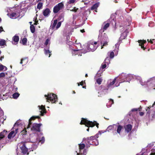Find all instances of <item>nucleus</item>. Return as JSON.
<instances>
[{"label":"nucleus","mask_w":155,"mask_h":155,"mask_svg":"<svg viewBox=\"0 0 155 155\" xmlns=\"http://www.w3.org/2000/svg\"><path fill=\"white\" fill-rule=\"evenodd\" d=\"M113 100H112L111 99H110L109 101V103L107 104V107H110L112 104H113Z\"/></svg>","instance_id":"473e14b6"},{"label":"nucleus","mask_w":155,"mask_h":155,"mask_svg":"<svg viewBox=\"0 0 155 155\" xmlns=\"http://www.w3.org/2000/svg\"><path fill=\"white\" fill-rule=\"evenodd\" d=\"M115 127H116V130L117 133L118 135H121L124 130V127L120 125L119 123L116 124Z\"/></svg>","instance_id":"f8f14e48"},{"label":"nucleus","mask_w":155,"mask_h":155,"mask_svg":"<svg viewBox=\"0 0 155 155\" xmlns=\"http://www.w3.org/2000/svg\"><path fill=\"white\" fill-rule=\"evenodd\" d=\"M30 30L31 32L33 33L35 31V28L34 26L33 25H31L30 27Z\"/></svg>","instance_id":"79ce46f5"},{"label":"nucleus","mask_w":155,"mask_h":155,"mask_svg":"<svg viewBox=\"0 0 155 155\" xmlns=\"http://www.w3.org/2000/svg\"><path fill=\"white\" fill-rule=\"evenodd\" d=\"M102 79L101 78H99L97 79L96 82L99 85L101 84Z\"/></svg>","instance_id":"a19ab883"},{"label":"nucleus","mask_w":155,"mask_h":155,"mask_svg":"<svg viewBox=\"0 0 155 155\" xmlns=\"http://www.w3.org/2000/svg\"><path fill=\"white\" fill-rule=\"evenodd\" d=\"M7 131L4 130L2 132L0 133V136H5L7 135Z\"/></svg>","instance_id":"f704fd0d"},{"label":"nucleus","mask_w":155,"mask_h":155,"mask_svg":"<svg viewBox=\"0 0 155 155\" xmlns=\"http://www.w3.org/2000/svg\"><path fill=\"white\" fill-rule=\"evenodd\" d=\"M7 68L6 67L0 64V71H5Z\"/></svg>","instance_id":"c756f323"},{"label":"nucleus","mask_w":155,"mask_h":155,"mask_svg":"<svg viewBox=\"0 0 155 155\" xmlns=\"http://www.w3.org/2000/svg\"><path fill=\"white\" fill-rule=\"evenodd\" d=\"M144 114V113L143 112H140V115L141 116H142Z\"/></svg>","instance_id":"603ef678"},{"label":"nucleus","mask_w":155,"mask_h":155,"mask_svg":"<svg viewBox=\"0 0 155 155\" xmlns=\"http://www.w3.org/2000/svg\"><path fill=\"white\" fill-rule=\"evenodd\" d=\"M104 25V26H103V29H101L100 30L99 32H100L102 31H104L105 30H106L108 27H109V24L108 23H107L105 24V23L104 22L103 24Z\"/></svg>","instance_id":"bb28decb"},{"label":"nucleus","mask_w":155,"mask_h":155,"mask_svg":"<svg viewBox=\"0 0 155 155\" xmlns=\"http://www.w3.org/2000/svg\"><path fill=\"white\" fill-rule=\"evenodd\" d=\"M6 44V41L4 39H1L0 40V46H4Z\"/></svg>","instance_id":"c9c22d12"},{"label":"nucleus","mask_w":155,"mask_h":155,"mask_svg":"<svg viewBox=\"0 0 155 155\" xmlns=\"http://www.w3.org/2000/svg\"><path fill=\"white\" fill-rule=\"evenodd\" d=\"M50 12V10L49 8H46L43 12V14L45 16H48Z\"/></svg>","instance_id":"a878e982"},{"label":"nucleus","mask_w":155,"mask_h":155,"mask_svg":"<svg viewBox=\"0 0 155 155\" xmlns=\"http://www.w3.org/2000/svg\"><path fill=\"white\" fill-rule=\"evenodd\" d=\"M138 110V109L137 108H134L132 109L131 111H137Z\"/></svg>","instance_id":"3c124183"},{"label":"nucleus","mask_w":155,"mask_h":155,"mask_svg":"<svg viewBox=\"0 0 155 155\" xmlns=\"http://www.w3.org/2000/svg\"><path fill=\"white\" fill-rule=\"evenodd\" d=\"M50 44V40L49 39H46L45 43V45L46 46H47L48 45V46H47V47H49V45Z\"/></svg>","instance_id":"e433bc0d"},{"label":"nucleus","mask_w":155,"mask_h":155,"mask_svg":"<svg viewBox=\"0 0 155 155\" xmlns=\"http://www.w3.org/2000/svg\"><path fill=\"white\" fill-rule=\"evenodd\" d=\"M39 137L37 136V137L36 138V140L35 142H38V143L41 142V144H42L45 141V138L43 136L41 139L40 137Z\"/></svg>","instance_id":"aec40b11"},{"label":"nucleus","mask_w":155,"mask_h":155,"mask_svg":"<svg viewBox=\"0 0 155 155\" xmlns=\"http://www.w3.org/2000/svg\"><path fill=\"white\" fill-rule=\"evenodd\" d=\"M7 15L10 17V18L12 19H15L18 17L19 15L18 13L15 12H13L12 13H8Z\"/></svg>","instance_id":"dca6fc26"},{"label":"nucleus","mask_w":155,"mask_h":155,"mask_svg":"<svg viewBox=\"0 0 155 155\" xmlns=\"http://www.w3.org/2000/svg\"><path fill=\"white\" fill-rule=\"evenodd\" d=\"M13 42H12V43L14 45H16L18 42L19 40V38L18 36L17 35H15L12 38Z\"/></svg>","instance_id":"b1692460"},{"label":"nucleus","mask_w":155,"mask_h":155,"mask_svg":"<svg viewBox=\"0 0 155 155\" xmlns=\"http://www.w3.org/2000/svg\"><path fill=\"white\" fill-rule=\"evenodd\" d=\"M38 107L39 108V109L40 111L41 115V116H43L44 113H46V109L45 107L43 105L38 106Z\"/></svg>","instance_id":"a211bd4d"},{"label":"nucleus","mask_w":155,"mask_h":155,"mask_svg":"<svg viewBox=\"0 0 155 155\" xmlns=\"http://www.w3.org/2000/svg\"><path fill=\"white\" fill-rule=\"evenodd\" d=\"M42 3L39 2L38 4L37 7L38 8L40 9L42 8Z\"/></svg>","instance_id":"c03bdc74"},{"label":"nucleus","mask_w":155,"mask_h":155,"mask_svg":"<svg viewBox=\"0 0 155 155\" xmlns=\"http://www.w3.org/2000/svg\"><path fill=\"white\" fill-rule=\"evenodd\" d=\"M38 21L35 20V23H34V24L37 25V24H38Z\"/></svg>","instance_id":"13d9d810"},{"label":"nucleus","mask_w":155,"mask_h":155,"mask_svg":"<svg viewBox=\"0 0 155 155\" xmlns=\"http://www.w3.org/2000/svg\"><path fill=\"white\" fill-rule=\"evenodd\" d=\"M146 40H139L138 41V42L139 43V45L141 46V48H143V50H144L145 49V48H144V46L143 45L144 43H145L146 42Z\"/></svg>","instance_id":"393cba45"},{"label":"nucleus","mask_w":155,"mask_h":155,"mask_svg":"<svg viewBox=\"0 0 155 155\" xmlns=\"http://www.w3.org/2000/svg\"><path fill=\"white\" fill-rule=\"evenodd\" d=\"M116 48L115 49V51H114L115 52V55H117V54L118 50V44H116L115 45Z\"/></svg>","instance_id":"37998d69"},{"label":"nucleus","mask_w":155,"mask_h":155,"mask_svg":"<svg viewBox=\"0 0 155 155\" xmlns=\"http://www.w3.org/2000/svg\"><path fill=\"white\" fill-rule=\"evenodd\" d=\"M71 52L72 55H73L78 54L79 56H81V53L82 52H83V51L78 49H72Z\"/></svg>","instance_id":"2eb2a0df"},{"label":"nucleus","mask_w":155,"mask_h":155,"mask_svg":"<svg viewBox=\"0 0 155 155\" xmlns=\"http://www.w3.org/2000/svg\"><path fill=\"white\" fill-rule=\"evenodd\" d=\"M27 39L26 38H24L22 40V43L24 45H25L27 43Z\"/></svg>","instance_id":"4c0bfd02"},{"label":"nucleus","mask_w":155,"mask_h":155,"mask_svg":"<svg viewBox=\"0 0 155 155\" xmlns=\"http://www.w3.org/2000/svg\"><path fill=\"white\" fill-rule=\"evenodd\" d=\"M5 76V73L4 72H2L0 73V78H3Z\"/></svg>","instance_id":"49530a36"},{"label":"nucleus","mask_w":155,"mask_h":155,"mask_svg":"<svg viewBox=\"0 0 155 155\" xmlns=\"http://www.w3.org/2000/svg\"><path fill=\"white\" fill-rule=\"evenodd\" d=\"M0 115L1 116L3 115V112L2 110L0 111Z\"/></svg>","instance_id":"6e6d98bb"},{"label":"nucleus","mask_w":155,"mask_h":155,"mask_svg":"<svg viewBox=\"0 0 155 155\" xmlns=\"http://www.w3.org/2000/svg\"><path fill=\"white\" fill-rule=\"evenodd\" d=\"M85 147V145L84 143L80 144H79V149L80 152H81V150L84 149Z\"/></svg>","instance_id":"2f4dec72"},{"label":"nucleus","mask_w":155,"mask_h":155,"mask_svg":"<svg viewBox=\"0 0 155 155\" xmlns=\"http://www.w3.org/2000/svg\"><path fill=\"white\" fill-rule=\"evenodd\" d=\"M104 63L105 64H102L101 65V66L100 68V70L98 72L97 74L96 75V77H97V76L98 75L99 76L101 75V74L102 73V72L104 71V70H103V69H104L106 67V64H108L110 63L109 58L108 57L106 58L104 60Z\"/></svg>","instance_id":"423d86ee"},{"label":"nucleus","mask_w":155,"mask_h":155,"mask_svg":"<svg viewBox=\"0 0 155 155\" xmlns=\"http://www.w3.org/2000/svg\"><path fill=\"white\" fill-rule=\"evenodd\" d=\"M155 153H151L150 155H155Z\"/></svg>","instance_id":"e2e57ef3"},{"label":"nucleus","mask_w":155,"mask_h":155,"mask_svg":"<svg viewBox=\"0 0 155 155\" xmlns=\"http://www.w3.org/2000/svg\"><path fill=\"white\" fill-rule=\"evenodd\" d=\"M117 78V77H116L113 80H110L108 81V85L107 86V87L110 88V90H111L112 88L115 87H117L119 85V84L117 85L116 84H115V81Z\"/></svg>","instance_id":"1a4fd4ad"},{"label":"nucleus","mask_w":155,"mask_h":155,"mask_svg":"<svg viewBox=\"0 0 155 155\" xmlns=\"http://www.w3.org/2000/svg\"><path fill=\"white\" fill-rule=\"evenodd\" d=\"M58 22L57 20H55L54 21L53 23L51 25V28L54 30H57L61 25V22L59 21Z\"/></svg>","instance_id":"9d476101"},{"label":"nucleus","mask_w":155,"mask_h":155,"mask_svg":"<svg viewBox=\"0 0 155 155\" xmlns=\"http://www.w3.org/2000/svg\"><path fill=\"white\" fill-rule=\"evenodd\" d=\"M155 106V102H154V103L153 104V105L151 106V107H147V109H146V110L147 111V109H150V108H151V107H154V106Z\"/></svg>","instance_id":"8fccbe9b"},{"label":"nucleus","mask_w":155,"mask_h":155,"mask_svg":"<svg viewBox=\"0 0 155 155\" xmlns=\"http://www.w3.org/2000/svg\"><path fill=\"white\" fill-rule=\"evenodd\" d=\"M101 49L103 48V47L106 46L108 45L109 40L107 35L104 34L103 36L102 37L101 40Z\"/></svg>","instance_id":"6e6552de"},{"label":"nucleus","mask_w":155,"mask_h":155,"mask_svg":"<svg viewBox=\"0 0 155 155\" xmlns=\"http://www.w3.org/2000/svg\"><path fill=\"white\" fill-rule=\"evenodd\" d=\"M64 7L63 3L62 2L60 3L54 7L53 8V12L54 13H57L62 10Z\"/></svg>","instance_id":"9b49d317"},{"label":"nucleus","mask_w":155,"mask_h":155,"mask_svg":"<svg viewBox=\"0 0 155 155\" xmlns=\"http://www.w3.org/2000/svg\"><path fill=\"white\" fill-rule=\"evenodd\" d=\"M28 62V60L27 58H24L22 59L21 60V61L20 63L21 64H23L24 65H25Z\"/></svg>","instance_id":"cd10ccee"},{"label":"nucleus","mask_w":155,"mask_h":155,"mask_svg":"<svg viewBox=\"0 0 155 155\" xmlns=\"http://www.w3.org/2000/svg\"><path fill=\"white\" fill-rule=\"evenodd\" d=\"M16 124H14L8 136H15L16 135H25L26 134L27 130L26 128L23 130L20 129V127H17Z\"/></svg>","instance_id":"f03ea898"},{"label":"nucleus","mask_w":155,"mask_h":155,"mask_svg":"<svg viewBox=\"0 0 155 155\" xmlns=\"http://www.w3.org/2000/svg\"><path fill=\"white\" fill-rule=\"evenodd\" d=\"M45 96L46 97L47 100L50 101L52 103H56V102L57 101V96L54 94L49 93L47 95H45Z\"/></svg>","instance_id":"39448f33"},{"label":"nucleus","mask_w":155,"mask_h":155,"mask_svg":"<svg viewBox=\"0 0 155 155\" xmlns=\"http://www.w3.org/2000/svg\"><path fill=\"white\" fill-rule=\"evenodd\" d=\"M40 117L39 116H33L29 120V124L28 127H27V129L29 128L30 127V125L31 124V120H34L36 118H39Z\"/></svg>","instance_id":"412c9836"},{"label":"nucleus","mask_w":155,"mask_h":155,"mask_svg":"<svg viewBox=\"0 0 155 155\" xmlns=\"http://www.w3.org/2000/svg\"><path fill=\"white\" fill-rule=\"evenodd\" d=\"M124 77H127L126 80V82H129L131 79L134 78L138 81H139L140 84L143 86L147 85L150 87H155V79L154 78H151L147 80V82H143L141 78L139 76H134L131 74H126Z\"/></svg>","instance_id":"f257e3e1"},{"label":"nucleus","mask_w":155,"mask_h":155,"mask_svg":"<svg viewBox=\"0 0 155 155\" xmlns=\"http://www.w3.org/2000/svg\"><path fill=\"white\" fill-rule=\"evenodd\" d=\"M80 31L82 33L84 32L85 31L84 29L81 30Z\"/></svg>","instance_id":"052dcab7"},{"label":"nucleus","mask_w":155,"mask_h":155,"mask_svg":"<svg viewBox=\"0 0 155 155\" xmlns=\"http://www.w3.org/2000/svg\"><path fill=\"white\" fill-rule=\"evenodd\" d=\"M30 138H27L25 140H24L23 141L21 142V143L23 144V145L22 147H21V149L22 151V153L23 154H25L27 153V154L28 155L29 153H27L28 152V149L26 147L25 143L30 142Z\"/></svg>","instance_id":"0eeeda50"},{"label":"nucleus","mask_w":155,"mask_h":155,"mask_svg":"<svg viewBox=\"0 0 155 155\" xmlns=\"http://www.w3.org/2000/svg\"><path fill=\"white\" fill-rule=\"evenodd\" d=\"M19 95V94L18 93H15L13 94V97L15 99H16Z\"/></svg>","instance_id":"58836bf2"},{"label":"nucleus","mask_w":155,"mask_h":155,"mask_svg":"<svg viewBox=\"0 0 155 155\" xmlns=\"http://www.w3.org/2000/svg\"><path fill=\"white\" fill-rule=\"evenodd\" d=\"M125 131L128 133L130 132L132 129V126L130 124H127L124 127Z\"/></svg>","instance_id":"5701e85b"},{"label":"nucleus","mask_w":155,"mask_h":155,"mask_svg":"<svg viewBox=\"0 0 155 155\" xmlns=\"http://www.w3.org/2000/svg\"><path fill=\"white\" fill-rule=\"evenodd\" d=\"M108 54L110 56V58H112L114 57V52L113 51L109 52Z\"/></svg>","instance_id":"72a5a7b5"},{"label":"nucleus","mask_w":155,"mask_h":155,"mask_svg":"<svg viewBox=\"0 0 155 155\" xmlns=\"http://www.w3.org/2000/svg\"><path fill=\"white\" fill-rule=\"evenodd\" d=\"M93 137V136H91L90 137V138L91 139V138L92 137Z\"/></svg>","instance_id":"774afa93"},{"label":"nucleus","mask_w":155,"mask_h":155,"mask_svg":"<svg viewBox=\"0 0 155 155\" xmlns=\"http://www.w3.org/2000/svg\"><path fill=\"white\" fill-rule=\"evenodd\" d=\"M42 125L41 124L34 123L33 124L31 129V130H35L38 132L40 131V127Z\"/></svg>","instance_id":"ddd939ff"},{"label":"nucleus","mask_w":155,"mask_h":155,"mask_svg":"<svg viewBox=\"0 0 155 155\" xmlns=\"http://www.w3.org/2000/svg\"><path fill=\"white\" fill-rule=\"evenodd\" d=\"M109 89L110 90V88L107 87V86H104V87L102 91L100 92V93L101 94H100V96H101V95H103L107 94L108 92V90Z\"/></svg>","instance_id":"f3484780"},{"label":"nucleus","mask_w":155,"mask_h":155,"mask_svg":"<svg viewBox=\"0 0 155 155\" xmlns=\"http://www.w3.org/2000/svg\"><path fill=\"white\" fill-rule=\"evenodd\" d=\"M78 45L79 46H81V44L80 43H79L78 44Z\"/></svg>","instance_id":"0e129e2a"},{"label":"nucleus","mask_w":155,"mask_h":155,"mask_svg":"<svg viewBox=\"0 0 155 155\" xmlns=\"http://www.w3.org/2000/svg\"><path fill=\"white\" fill-rule=\"evenodd\" d=\"M87 131H89V128H88V129H87Z\"/></svg>","instance_id":"69168bd1"},{"label":"nucleus","mask_w":155,"mask_h":155,"mask_svg":"<svg viewBox=\"0 0 155 155\" xmlns=\"http://www.w3.org/2000/svg\"><path fill=\"white\" fill-rule=\"evenodd\" d=\"M14 136H8V138L9 139H10L12 138H13Z\"/></svg>","instance_id":"4d7b16f0"},{"label":"nucleus","mask_w":155,"mask_h":155,"mask_svg":"<svg viewBox=\"0 0 155 155\" xmlns=\"http://www.w3.org/2000/svg\"><path fill=\"white\" fill-rule=\"evenodd\" d=\"M127 30H125V31L121 34L120 38L121 39H124L125 37H126L127 35Z\"/></svg>","instance_id":"c85d7f7f"},{"label":"nucleus","mask_w":155,"mask_h":155,"mask_svg":"<svg viewBox=\"0 0 155 155\" xmlns=\"http://www.w3.org/2000/svg\"><path fill=\"white\" fill-rule=\"evenodd\" d=\"M86 151H84L82 153L81 152H79V153H77L78 155H85V153Z\"/></svg>","instance_id":"de8ad7c7"},{"label":"nucleus","mask_w":155,"mask_h":155,"mask_svg":"<svg viewBox=\"0 0 155 155\" xmlns=\"http://www.w3.org/2000/svg\"><path fill=\"white\" fill-rule=\"evenodd\" d=\"M147 41H148L150 42L151 43H153V41H152L151 40H150V41H149V39H147Z\"/></svg>","instance_id":"680f3d73"},{"label":"nucleus","mask_w":155,"mask_h":155,"mask_svg":"<svg viewBox=\"0 0 155 155\" xmlns=\"http://www.w3.org/2000/svg\"><path fill=\"white\" fill-rule=\"evenodd\" d=\"M87 74H85V77H87Z\"/></svg>","instance_id":"338daca9"},{"label":"nucleus","mask_w":155,"mask_h":155,"mask_svg":"<svg viewBox=\"0 0 155 155\" xmlns=\"http://www.w3.org/2000/svg\"><path fill=\"white\" fill-rule=\"evenodd\" d=\"M3 31V28L2 27H0V33Z\"/></svg>","instance_id":"5fc2aeb1"},{"label":"nucleus","mask_w":155,"mask_h":155,"mask_svg":"<svg viewBox=\"0 0 155 155\" xmlns=\"http://www.w3.org/2000/svg\"><path fill=\"white\" fill-rule=\"evenodd\" d=\"M45 51V53L46 55L49 54V57H50L51 55V51L49 50V47H45L44 49Z\"/></svg>","instance_id":"4be33fe9"},{"label":"nucleus","mask_w":155,"mask_h":155,"mask_svg":"<svg viewBox=\"0 0 155 155\" xmlns=\"http://www.w3.org/2000/svg\"><path fill=\"white\" fill-rule=\"evenodd\" d=\"M84 83H85V82L84 81H82L81 82L80 85H83Z\"/></svg>","instance_id":"864d4df0"},{"label":"nucleus","mask_w":155,"mask_h":155,"mask_svg":"<svg viewBox=\"0 0 155 155\" xmlns=\"http://www.w3.org/2000/svg\"><path fill=\"white\" fill-rule=\"evenodd\" d=\"M5 136H0V140L2 139Z\"/></svg>","instance_id":"bf43d9fd"},{"label":"nucleus","mask_w":155,"mask_h":155,"mask_svg":"<svg viewBox=\"0 0 155 155\" xmlns=\"http://www.w3.org/2000/svg\"><path fill=\"white\" fill-rule=\"evenodd\" d=\"M16 124L17 127H20V129H21V125H20L19 120H17V122L15 124Z\"/></svg>","instance_id":"ea45409f"},{"label":"nucleus","mask_w":155,"mask_h":155,"mask_svg":"<svg viewBox=\"0 0 155 155\" xmlns=\"http://www.w3.org/2000/svg\"><path fill=\"white\" fill-rule=\"evenodd\" d=\"M76 1V0H69L67 3L68 4H73Z\"/></svg>","instance_id":"a18cd8bd"},{"label":"nucleus","mask_w":155,"mask_h":155,"mask_svg":"<svg viewBox=\"0 0 155 155\" xmlns=\"http://www.w3.org/2000/svg\"><path fill=\"white\" fill-rule=\"evenodd\" d=\"M99 5V3H97L95 4L91 8V10H93L96 9L98 7Z\"/></svg>","instance_id":"7c9ffc66"},{"label":"nucleus","mask_w":155,"mask_h":155,"mask_svg":"<svg viewBox=\"0 0 155 155\" xmlns=\"http://www.w3.org/2000/svg\"><path fill=\"white\" fill-rule=\"evenodd\" d=\"M78 9V8H76V7H74L71 10V11L74 12H76L77 10Z\"/></svg>","instance_id":"09e8293b"},{"label":"nucleus","mask_w":155,"mask_h":155,"mask_svg":"<svg viewBox=\"0 0 155 155\" xmlns=\"http://www.w3.org/2000/svg\"><path fill=\"white\" fill-rule=\"evenodd\" d=\"M126 75V74H123L121 76H119L118 77H117L118 78L117 79H118V78H119V81H120V83H122L124 82H126V80L127 77H124V76H125Z\"/></svg>","instance_id":"6ab92c4d"},{"label":"nucleus","mask_w":155,"mask_h":155,"mask_svg":"<svg viewBox=\"0 0 155 155\" xmlns=\"http://www.w3.org/2000/svg\"><path fill=\"white\" fill-rule=\"evenodd\" d=\"M97 44L96 42L90 41L88 42L86 47L87 49L83 51V53L84 54L90 51H94L97 48Z\"/></svg>","instance_id":"7ed1b4c3"},{"label":"nucleus","mask_w":155,"mask_h":155,"mask_svg":"<svg viewBox=\"0 0 155 155\" xmlns=\"http://www.w3.org/2000/svg\"><path fill=\"white\" fill-rule=\"evenodd\" d=\"M114 126H115V124L110 125L107 127L106 130L99 131L97 134L98 135H101L102 133H104L107 131H109L110 130H112L114 129Z\"/></svg>","instance_id":"4468645a"},{"label":"nucleus","mask_w":155,"mask_h":155,"mask_svg":"<svg viewBox=\"0 0 155 155\" xmlns=\"http://www.w3.org/2000/svg\"><path fill=\"white\" fill-rule=\"evenodd\" d=\"M80 124H84L85 126L87 127H94L95 125L96 127H98V124L96 122H92L88 120L87 119L82 118Z\"/></svg>","instance_id":"20e7f679"}]
</instances>
